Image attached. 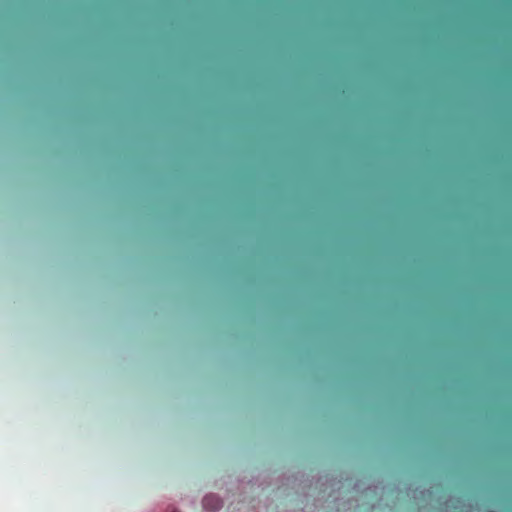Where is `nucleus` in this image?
Here are the masks:
<instances>
[{
	"label": "nucleus",
	"mask_w": 512,
	"mask_h": 512,
	"mask_svg": "<svg viewBox=\"0 0 512 512\" xmlns=\"http://www.w3.org/2000/svg\"><path fill=\"white\" fill-rule=\"evenodd\" d=\"M203 506L207 510L217 511L222 507V502L218 497L214 495H208L203 499Z\"/></svg>",
	"instance_id": "obj_1"
}]
</instances>
